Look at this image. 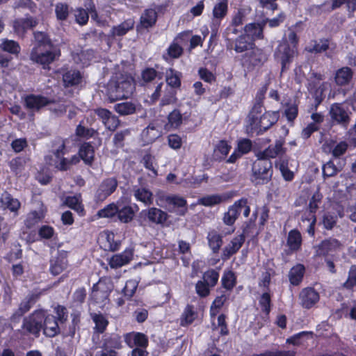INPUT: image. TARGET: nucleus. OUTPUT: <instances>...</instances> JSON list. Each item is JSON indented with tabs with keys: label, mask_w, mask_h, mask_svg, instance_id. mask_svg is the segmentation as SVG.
Instances as JSON below:
<instances>
[{
	"label": "nucleus",
	"mask_w": 356,
	"mask_h": 356,
	"mask_svg": "<svg viewBox=\"0 0 356 356\" xmlns=\"http://www.w3.org/2000/svg\"><path fill=\"white\" fill-rule=\"evenodd\" d=\"M42 329L44 334L48 337H54L60 333V327L55 316L46 314L43 320Z\"/></svg>",
	"instance_id": "nucleus-17"
},
{
	"label": "nucleus",
	"mask_w": 356,
	"mask_h": 356,
	"mask_svg": "<svg viewBox=\"0 0 356 356\" xmlns=\"http://www.w3.org/2000/svg\"><path fill=\"white\" fill-rule=\"evenodd\" d=\"M236 284V277L234 273L228 270L224 273L222 277V285L227 290H232Z\"/></svg>",
	"instance_id": "nucleus-52"
},
{
	"label": "nucleus",
	"mask_w": 356,
	"mask_h": 356,
	"mask_svg": "<svg viewBox=\"0 0 356 356\" xmlns=\"http://www.w3.org/2000/svg\"><path fill=\"white\" fill-rule=\"evenodd\" d=\"M101 347L108 350H115L118 351L122 348V341L121 337L116 334H111L103 339Z\"/></svg>",
	"instance_id": "nucleus-29"
},
{
	"label": "nucleus",
	"mask_w": 356,
	"mask_h": 356,
	"mask_svg": "<svg viewBox=\"0 0 356 356\" xmlns=\"http://www.w3.org/2000/svg\"><path fill=\"white\" fill-rule=\"evenodd\" d=\"M67 266V252L61 251L58 252V256L50 260L49 271L53 275L56 276L63 272Z\"/></svg>",
	"instance_id": "nucleus-15"
},
{
	"label": "nucleus",
	"mask_w": 356,
	"mask_h": 356,
	"mask_svg": "<svg viewBox=\"0 0 356 356\" xmlns=\"http://www.w3.org/2000/svg\"><path fill=\"white\" fill-rule=\"evenodd\" d=\"M328 114L332 126H340L347 129L350 123L352 113L343 103L331 104Z\"/></svg>",
	"instance_id": "nucleus-3"
},
{
	"label": "nucleus",
	"mask_w": 356,
	"mask_h": 356,
	"mask_svg": "<svg viewBox=\"0 0 356 356\" xmlns=\"http://www.w3.org/2000/svg\"><path fill=\"white\" fill-rule=\"evenodd\" d=\"M26 163V159L25 157L17 156L13 159L10 163L9 166L11 170L15 175H19L22 172Z\"/></svg>",
	"instance_id": "nucleus-48"
},
{
	"label": "nucleus",
	"mask_w": 356,
	"mask_h": 356,
	"mask_svg": "<svg viewBox=\"0 0 356 356\" xmlns=\"http://www.w3.org/2000/svg\"><path fill=\"white\" fill-rule=\"evenodd\" d=\"M245 241L244 234L234 237L230 243L223 249L222 259H227L235 254L242 246Z\"/></svg>",
	"instance_id": "nucleus-21"
},
{
	"label": "nucleus",
	"mask_w": 356,
	"mask_h": 356,
	"mask_svg": "<svg viewBox=\"0 0 356 356\" xmlns=\"http://www.w3.org/2000/svg\"><path fill=\"white\" fill-rule=\"evenodd\" d=\"M262 104H261L260 102L255 103L254 106H253L248 116V124L250 123H255V120H257V118L259 117V114H261V113L262 112Z\"/></svg>",
	"instance_id": "nucleus-60"
},
{
	"label": "nucleus",
	"mask_w": 356,
	"mask_h": 356,
	"mask_svg": "<svg viewBox=\"0 0 356 356\" xmlns=\"http://www.w3.org/2000/svg\"><path fill=\"white\" fill-rule=\"evenodd\" d=\"M110 292L111 289H105L103 284L100 282L93 286L91 297L96 302H104L108 299Z\"/></svg>",
	"instance_id": "nucleus-30"
},
{
	"label": "nucleus",
	"mask_w": 356,
	"mask_h": 356,
	"mask_svg": "<svg viewBox=\"0 0 356 356\" xmlns=\"http://www.w3.org/2000/svg\"><path fill=\"white\" fill-rule=\"evenodd\" d=\"M257 160L253 163L252 181L257 184H263L270 179L272 176V163L268 159L261 156H257Z\"/></svg>",
	"instance_id": "nucleus-4"
},
{
	"label": "nucleus",
	"mask_w": 356,
	"mask_h": 356,
	"mask_svg": "<svg viewBox=\"0 0 356 356\" xmlns=\"http://www.w3.org/2000/svg\"><path fill=\"white\" fill-rule=\"evenodd\" d=\"M124 340L127 345L131 348H133L134 346L145 348L148 343L147 337L144 334L140 332L127 334L125 335Z\"/></svg>",
	"instance_id": "nucleus-25"
},
{
	"label": "nucleus",
	"mask_w": 356,
	"mask_h": 356,
	"mask_svg": "<svg viewBox=\"0 0 356 356\" xmlns=\"http://www.w3.org/2000/svg\"><path fill=\"white\" fill-rule=\"evenodd\" d=\"M183 54V48L177 42L175 41L168 49V54L172 58H178Z\"/></svg>",
	"instance_id": "nucleus-61"
},
{
	"label": "nucleus",
	"mask_w": 356,
	"mask_h": 356,
	"mask_svg": "<svg viewBox=\"0 0 356 356\" xmlns=\"http://www.w3.org/2000/svg\"><path fill=\"white\" fill-rule=\"evenodd\" d=\"M44 312L36 310L28 317L24 318L22 328L27 332L38 335L42 328Z\"/></svg>",
	"instance_id": "nucleus-8"
},
{
	"label": "nucleus",
	"mask_w": 356,
	"mask_h": 356,
	"mask_svg": "<svg viewBox=\"0 0 356 356\" xmlns=\"http://www.w3.org/2000/svg\"><path fill=\"white\" fill-rule=\"evenodd\" d=\"M142 163L147 169L152 171L154 175H157V170L154 167L155 159L152 155L149 154L144 155Z\"/></svg>",
	"instance_id": "nucleus-64"
},
{
	"label": "nucleus",
	"mask_w": 356,
	"mask_h": 356,
	"mask_svg": "<svg viewBox=\"0 0 356 356\" xmlns=\"http://www.w3.org/2000/svg\"><path fill=\"white\" fill-rule=\"evenodd\" d=\"M231 149V146L229 145L225 140H221L216 146L213 153V159L216 161H221L224 159Z\"/></svg>",
	"instance_id": "nucleus-40"
},
{
	"label": "nucleus",
	"mask_w": 356,
	"mask_h": 356,
	"mask_svg": "<svg viewBox=\"0 0 356 356\" xmlns=\"http://www.w3.org/2000/svg\"><path fill=\"white\" fill-rule=\"evenodd\" d=\"M278 113L276 112H266L255 120V123L247 124V129L251 132H257V134H262L268 130L278 120Z\"/></svg>",
	"instance_id": "nucleus-6"
},
{
	"label": "nucleus",
	"mask_w": 356,
	"mask_h": 356,
	"mask_svg": "<svg viewBox=\"0 0 356 356\" xmlns=\"http://www.w3.org/2000/svg\"><path fill=\"white\" fill-rule=\"evenodd\" d=\"M141 215L147 218L149 222L155 225H163L168 218L166 212L156 207L149 208L147 210L143 211Z\"/></svg>",
	"instance_id": "nucleus-16"
},
{
	"label": "nucleus",
	"mask_w": 356,
	"mask_h": 356,
	"mask_svg": "<svg viewBox=\"0 0 356 356\" xmlns=\"http://www.w3.org/2000/svg\"><path fill=\"white\" fill-rule=\"evenodd\" d=\"M134 26V21L132 19H128L120 24L113 26L111 29V33L113 36L124 35Z\"/></svg>",
	"instance_id": "nucleus-43"
},
{
	"label": "nucleus",
	"mask_w": 356,
	"mask_h": 356,
	"mask_svg": "<svg viewBox=\"0 0 356 356\" xmlns=\"http://www.w3.org/2000/svg\"><path fill=\"white\" fill-rule=\"evenodd\" d=\"M132 258L133 250L126 249L122 253L112 256L108 261V264L111 268H118L129 264L132 260Z\"/></svg>",
	"instance_id": "nucleus-18"
},
{
	"label": "nucleus",
	"mask_w": 356,
	"mask_h": 356,
	"mask_svg": "<svg viewBox=\"0 0 356 356\" xmlns=\"http://www.w3.org/2000/svg\"><path fill=\"white\" fill-rule=\"evenodd\" d=\"M219 279V273L214 269H211L202 275V281L205 282L211 288L214 287L218 283Z\"/></svg>",
	"instance_id": "nucleus-50"
},
{
	"label": "nucleus",
	"mask_w": 356,
	"mask_h": 356,
	"mask_svg": "<svg viewBox=\"0 0 356 356\" xmlns=\"http://www.w3.org/2000/svg\"><path fill=\"white\" fill-rule=\"evenodd\" d=\"M63 81L65 87L78 85L81 81V75L79 71L70 70L63 75Z\"/></svg>",
	"instance_id": "nucleus-34"
},
{
	"label": "nucleus",
	"mask_w": 356,
	"mask_h": 356,
	"mask_svg": "<svg viewBox=\"0 0 356 356\" xmlns=\"http://www.w3.org/2000/svg\"><path fill=\"white\" fill-rule=\"evenodd\" d=\"M168 124L172 128H178L182 123V115L177 109L172 111L168 117Z\"/></svg>",
	"instance_id": "nucleus-56"
},
{
	"label": "nucleus",
	"mask_w": 356,
	"mask_h": 356,
	"mask_svg": "<svg viewBox=\"0 0 356 356\" xmlns=\"http://www.w3.org/2000/svg\"><path fill=\"white\" fill-rule=\"evenodd\" d=\"M79 153L86 165H91L95 157L93 147L89 143H84L80 147Z\"/></svg>",
	"instance_id": "nucleus-32"
},
{
	"label": "nucleus",
	"mask_w": 356,
	"mask_h": 356,
	"mask_svg": "<svg viewBox=\"0 0 356 356\" xmlns=\"http://www.w3.org/2000/svg\"><path fill=\"white\" fill-rule=\"evenodd\" d=\"M35 296L31 295L26 296L19 304V308L12 316V319L19 318L26 313L31 309L35 302Z\"/></svg>",
	"instance_id": "nucleus-35"
},
{
	"label": "nucleus",
	"mask_w": 356,
	"mask_h": 356,
	"mask_svg": "<svg viewBox=\"0 0 356 356\" xmlns=\"http://www.w3.org/2000/svg\"><path fill=\"white\" fill-rule=\"evenodd\" d=\"M65 204L70 208L76 211L78 213H83V209L80 202L79 198L76 196L67 197Z\"/></svg>",
	"instance_id": "nucleus-58"
},
{
	"label": "nucleus",
	"mask_w": 356,
	"mask_h": 356,
	"mask_svg": "<svg viewBox=\"0 0 356 356\" xmlns=\"http://www.w3.org/2000/svg\"><path fill=\"white\" fill-rule=\"evenodd\" d=\"M90 317L95 323V327H93L94 333L98 334H103L109 323L106 316L100 312H90Z\"/></svg>",
	"instance_id": "nucleus-19"
},
{
	"label": "nucleus",
	"mask_w": 356,
	"mask_h": 356,
	"mask_svg": "<svg viewBox=\"0 0 356 356\" xmlns=\"http://www.w3.org/2000/svg\"><path fill=\"white\" fill-rule=\"evenodd\" d=\"M20 202L17 199L13 198L7 192L3 193L0 197V208L8 209L12 212H17L20 207Z\"/></svg>",
	"instance_id": "nucleus-26"
},
{
	"label": "nucleus",
	"mask_w": 356,
	"mask_h": 356,
	"mask_svg": "<svg viewBox=\"0 0 356 356\" xmlns=\"http://www.w3.org/2000/svg\"><path fill=\"white\" fill-rule=\"evenodd\" d=\"M33 48H38L43 49L47 47H56L52 43L51 40L47 35V34L42 31H36L33 33Z\"/></svg>",
	"instance_id": "nucleus-28"
},
{
	"label": "nucleus",
	"mask_w": 356,
	"mask_h": 356,
	"mask_svg": "<svg viewBox=\"0 0 356 356\" xmlns=\"http://www.w3.org/2000/svg\"><path fill=\"white\" fill-rule=\"evenodd\" d=\"M51 102L47 97L39 95H29L24 97V106L31 112H38Z\"/></svg>",
	"instance_id": "nucleus-13"
},
{
	"label": "nucleus",
	"mask_w": 356,
	"mask_h": 356,
	"mask_svg": "<svg viewBox=\"0 0 356 356\" xmlns=\"http://www.w3.org/2000/svg\"><path fill=\"white\" fill-rule=\"evenodd\" d=\"M265 26V22L260 23H250L246 24L244 27L245 34L252 41L264 38L263 30Z\"/></svg>",
	"instance_id": "nucleus-23"
},
{
	"label": "nucleus",
	"mask_w": 356,
	"mask_h": 356,
	"mask_svg": "<svg viewBox=\"0 0 356 356\" xmlns=\"http://www.w3.org/2000/svg\"><path fill=\"white\" fill-rule=\"evenodd\" d=\"M284 143V139L280 138L275 140L274 145H270L264 151L259 152L257 156H261L268 160L277 156H282L286 152V149L283 147Z\"/></svg>",
	"instance_id": "nucleus-12"
},
{
	"label": "nucleus",
	"mask_w": 356,
	"mask_h": 356,
	"mask_svg": "<svg viewBox=\"0 0 356 356\" xmlns=\"http://www.w3.org/2000/svg\"><path fill=\"white\" fill-rule=\"evenodd\" d=\"M76 135L86 139L93 137L97 134V131L92 128L86 127L82 122H81L76 128Z\"/></svg>",
	"instance_id": "nucleus-51"
},
{
	"label": "nucleus",
	"mask_w": 356,
	"mask_h": 356,
	"mask_svg": "<svg viewBox=\"0 0 356 356\" xmlns=\"http://www.w3.org/2000/svg\"><path fill=\"white\" fill-rule=\"evenodd\" d=\"M207 240L209 245L213 252H218L222 245V236L216 231L213 230L209 232Z\"/></svg>",
	"instance_id": "nucleus-42"
},
{
	"label": "nucleus",
	"mask_w": 356,
	"mask_h": 356,
	"mask_svg": "<svg viewBox=\"0 0 356 356\" xmlns=\"http://www.w3.org/2000/svg\"><path fill=\"white\" fill-rule=\"evenodd\" d=\"M234 49L238 53H242L250 49H252L253 42L244 34L241 35L236 39Z\"/></svg>",
	"instance_id": "nucleus-37"
},
{
	"label": "nucleus",
	"mask_w": 356,
	"mask_h": 356,
	"mask_svg": "<svg viewBox=\"0 0 356 356\" xmlns=\"http://www.w3.org/2000/svg\"><path fill=\"white\" fill-rule=\"evenodd\" d=\"M228 12L227 0H220L217 2L213 8V18L211 24V29L213 35H216L220 26L222 19L227 15Z\"/></svg>",
	"instance_id": "nucleus-9"
},
{
	"label": "nucleus",
	"mask_w": 356,
	"mask_h": 356,
	"mask_svg": "<svg viewBox=\"0 0 356 356\" xmlns=\"http://www.w3.org/2000/svg\"><path fill=\"white\" fill-rule=\"evenodd\" d=\"M118 180L115 177L104 179L100 184L95 194L97 201L102 202L111 195L118 187Z\"/></svg>",
	"instance_id": "nucleus-10"
},
{
	"label": "nucleus",
	"mask_w": 356,
	"mask_h": 356,
	"mask_svg": "<svg viewBox=\"0 0 356 356\" xmlns=\"http://www.w3.org/2000/svg\"><path fill=\"white\" fill-rule=\"evenodd\" d=\"M295 54L296 49H294V47H290L288 41L283 39L280 42L274 54L275 59L281 64L282 73L289 68Z\"/></svg>",
	"instance_id": "nucleus-5"
},
{
	"label": "nucleus",
	"mask_w": 356,
	"mask_h": 356,
	"mask_svg": "<svg viewBox=\"0 0 356 356\" xmlns=\"http://www.w3.org/2000/svg\"><path fill=\"white\" fill-rule=\"evenodd\" d=\"M114 111L122 116L132 115L136 111V105L131 102H122L115 104Z\"/></svg>",
	"instance_id": "nucleus-33"
},
{
	"label": "nucleus",
	"mask_w": 356,
	"mask_h": 356,
	"mask_svg": "<svg viewBox=\"0 0 356 356\" xmlns=\"http://www.w3.org/2000/svg\"><path fill=\"white\" fill-rule=\"evenodd\" d=\"M135 89L133 79L120 74L113 78L107 85L106 95L110 102L127 99Z\"/></svg>",
	"instance_id": "nucleus-1"
},
{
	"label": "nucleus",
	"mask_w": 356,
	"mask_h": 356,
	"mask_svg": "<svg viewBox=\"0 0 356 356\" xmlns=\"http://www.w3.org/2000/svg\"><path fill=\"white\" fill-rule=\"evenodd\" d=\"M118 202L116 204L112 203L98 211L100 218H111L118 213Z\"/></svg>",
	"instance_id": "nucleus-57"
},
{
	"label": "nucleus",
	"mask_w": 356,
	"mask_h": 356,
	"mask_svg": "<svg viewBox=\"0 0 356 356\" xmlns=\"http://www.w3.org/2000/svg\"><path fill=\"white\" fill-rule=\"evenodd\" d=\"M211 287L205 282L199 280L195 284V292L200 298H206L210 294Z\"/></svg>",
	"instance_id": "nucleus-59"
},
{
	"label": "nucleus",
	"mask_w": 356,
	"mask_h": 356,
	"mask_svg": "<svg viewBox=\"0 0 356 356\" xmlns=\"http://www.w3.org/2000/svg\"><path fill=\"white\" fill-rule=\"evenodd\" d=\"M238 29L237 27L229 25L223 33V37L227 42V48L232 49L233 43L237 38L236 36L238 34Z\"/></svg>",
	"instance_id": "nucleus-46"
},
{
	"label": "nucleus",
	"mask_w": 356,
	"mask_h": 356,
	"mask_svg": "<svg viewBox=\"0 0 356 356\" xmlns=\"http://www.w3.org/2000/svg\"><path fill=\"white\" fill-rule=\"evenodd\" d=\"M343 248V244L339 240L330 237L323 240L319 244L314 246L315 256L325 257L331 255L334 252L341 251Z\"/></svg>",
	"instance_id": "nucleus-7"
},
{
	"label": "nucleus",
	"mask_w": 356,
	"mask_h": 356,
	"mask_svg": "<svg viewBox=\"0 0 356 356\" xmlns=\"http://www.w3.org/2000/svg\"><path fill=\"white\" fill-rule=\"evenodd\" d=\"M138 285V282L136 280H129L127 281L122 292L124 293V296L127 300H130L131 297H133L137 289Z\"/></svg>",
	"instance_id": "nucleus-53"
},
{
	"label": "nucleus",
	"mask_w": 356,
	"mask_h": 356,
	"mask_svg": "<svg viewBox=\"0 0 356 356\" xmlns=\"http://www.w3.org/2000/svg\"><path fill=\"white\" fill-rule=\"evenodd\" d=\"M227 200L225 195H209L199 199L198 203L205 207H213L224 202Z\"/></svg>",
	"instance_id": "nucleus-36"
},
{
	"label": "nucleus",
	"mask_w": 356,
	"mask_h": 356,
	"mask_svg": "<svg viewBox=\"0 0 356 356\" xmlns=\"http://www.w3.org/2000/svg\"><path fill=\"white\" fill-rule=\"evenodd\" d=\"M157 77L162 79L161 74L152 67H147L141 72V80L144 83H151Z\"/></svg>",
	"instance_id": "nucleus-49"
},
{
	"label": "nucleus",
	"mask_w": 356,
	"mask_h": 356,
	"mask_svg": "<svg viewBox=\"0 0 356 356\" xmlns=\"http://www.w3.org/2000/svg\"><path fill=\"white\" fill-rule=\"evenodd\" d=\"M300 305L305 309H310L319 301V294L313 288L303 289L300 295Z\"/></svg>",
	"instance_id": "nucleus-14"
},
{
	"label": "nucleus",
	"mask_w": 356,
	"mask_h": 356,
	"mask_svg": "<svg viewBox=\"0 0 356 356\" xmlns=\"http://www.w3.org/2000/svg\"><path fill=\"white\" fill-rule=\"evenodd\" d=\"M143 139L147 143L154 142L161 136V128L158 124L150 123L142 132Z\"/></svg>",
	"instance_id": "nucleus-24"
},
{
	"label": "nucleus",
	"mask_w": 356,
	"mask_h": 356,
	"mask_svg": "<svg viewBox=\"0 0 356 356\" xmlns=\"http://www.w3.org/2000/svg\"><path fill=\"white\" fill-rule=\"evenodd\" d=\"M1 47L3 51L13 54H18L20 51L19 44L14 40H4Z\"/></svg>",
	"instance_id": "nucleus-55"
},
{
	"label": "nucleus",
	"mask_w": 356,
	"mask_h": 356,
	"mask_svg": "<svg viewBox=\"0 0 356 356\" xmlns=\"http://www.w3.org/2000/svg\"><path fill=\"white\" fill-rule=\"evenodd\" d=\"M354 72L348 67H343L335 72L334 82L339 86H348L352 81Z\"/></svg>",
	"instance_id": "nucleus-20"
},
{
	"label": "nucleus",
	"mask_w": 356,
	"mask_h": 356,
	"mask_svg": "<svg viewBox=\"0 0 356 356\" xmlns=\"http://www.w3.org/2000/svg\"><path fill=\"white\" fill-rule=\"evenodd\" d=\"M305 273V267L303 265L298 264L293 267L289 273L290 282L293 285H298L302 280Z\"/></svg>",
	"instance_id": "nucleus-44"
},
{
	"label": "nucleus",
	"mask_w": 356,
	"mask_h": 356,
	"mask_svg": "<svg viewBox=\"0 0 356 356\" xmlns=\"http://www.w3.org/2000/svg\"><path fill=\"white\" fill-rule=\"evenodd\" d=\"M337 217L335 215L326 213L323 215L322 223L326 229H332L337 224Z\"/></svg>",
	"instance_id": "nucleus-63"
},
{
	"label": "nucleus",
	"mask_w": 356,
	"mask_h": 356,
	"mask_svg": "<svg viewBox=\"0 0 356 356\" xmlns=\"http://www.w3.org/2000/svg\"><path fill=\"white\" fill-rule=\"evenodd\" d=\"M134 195L137 200L143 202L146 205H149L153 202L152 193L145 188H134Z\"/></svg>",
	"instance_id": "nucleus-41"
},
{
	"label": "nucleus",
	"mask_w": 356,
	"mask_h": 356,
	"mask_svg": "<svg viewBox=\"0 0 356 356\" xmlns=\"http://www.w3.org/2000/svg\"><path fill=\"white\" fill-rule=\"evenodd\" d=\"M286 244L291 251H298L302 244V236L299 231L292 229L289 232Z\"/></svg>",
	"instance_id": "nucleus-31"
},
{
	"label": "nucleus",
	"mask_w": 356,
	"mask_h": 356,
	"mask_svg": "<svg viewBox=\"0 0 356 356\" xmlns=\"http://www.w3.org/2000/svg\"><path fill=\"white\" fill-rule=\"evenodd\" d=\"M181 74L170 68L166 71V82L172 88H179L181 86Z\"/></svg>",
	"instance_id": "nucleus-47"
},
{
	"label": "nucleus",
	"mask_w": 356,
	"mask_h": 356,
	"mask_svg": "<svg viewBox=\"0 0 356 356\" xmlns=\"http://www.w3.org/2000/svg\"><path fill=\"white\" fill-rule=\"evenodd\" d=\"M157 13L154 9H147L140 17V24L147 29L154 26L156 22Z\"/></svg>",
	"instance_id": "nucleus-39"
},
{
	"label": "nucleus",
	"mask_w": 356,
	"mask_h": 356,
	"mask_svg": "<svg viewBox=\"0 0 356 356\" xmlns=\"http://www.w3.org/2000/svg\"><path fill=\"white\" fill-rule=\"evenodd\" d=\"M60 56V50L56 47L43 49L33 48L30 54V59L42 66L44 69H49V65L58 60Z\"/></svg>",
	"instance_id": "nucleus-2"
},
{
	"label": "nucleus",
	"mask_w": 356,
	"mask_h": 356,
	"mask_svg": "<svg viewBox=\"0 0 356 356\" xmlns=\"http://www.w3.org/2000/svg\"><path fill=\"white\" fill-rule=\"evenodd\" d=\"M55 13L58 20H66L70 13L68 5L64 3H58L55 6Z\"/></svg>",
	"instance_id": "nucleus-54"
},
{
	"label": "nucleus",
	"mask_w": 356,
	"mask_h": 356,
	"mask_svg": "<svg viewBox=\"0 0 356 356\" xmlns=\"http://www.w3.org/2000/svg\"><path fill=\"white\" fill-rule=\"evenodd\" d=\"M74 15L76 22L81 25L86 24L89 19L88 11L86 8H79L76 9Z\"/></svg>",
	"instance_id": "nucleus-62"
},
{
	"label": "nucleus",
	"mask_w": 356,
	"mask_h": 356,
	"mask_svg": "<svg viewBox=\"0 0 356 356\" xmlns=\"http://www.w3.org/2000/svg\"><path fill=\"white\" fill-rule=\"evenodd\" d=\"M239 215V211L236 201L234 204L228 208L227 211L224 213L222 221L226 225L232 226L234 224Z\"/></svg>",
	"instance_id": "nucleus-38"
},
{
	"label": "nucleus",
	"mask_w": 356,
	"mask_h": 356,
	"mask_svg": "<svg viewBox=\"0 0 356 356\" xmlns=\"http://www.w3.org/2000/svg\"><path fill=\"white\" fill-rule=\"evenodd\" d=\"M197 314L195 311V308L193 305H188L181 318V325L186 326L191 324L194 320L197 318Z\"/></svg>",
	"instance_id": "nucleus-45"
},
{
	"label": "nucleus",
	"mask_w": 356,
	"mask_h": 356,
	"mask_svg": "<svg viewBox=\"0 0 356 356\" xmlns=\"http://www.w3.org/2000/svg\"><path fill=\"white\" fill-rule=\"evenodd\" d=\"M163 200L170 208L169 211L175 212L179 216H184L188 211L186 200L178 195H164Z\"/></svg>",
	"instance_id": "nucleus-11"
},
{
	"label": "nucleus",
	"mask_w": 356,
	"mask_h": 356,
	"mask_svg": "<svg viewBox=\"0 0 356 356\" xmlns=\"http://www.w3.org/2000/svg\"><path fill=\"white\" fill-rule=\"evenodd\" d=\"M117 215L119 220L121 222L128 223L133 220L135 216V211L130 205H123L120 202L118 201Z\"/></svg>",
	"instance_id": "nucleus-27"
},
{
	"label": "nucleus",
	"mask_w": 356,
	"mask_h": 356,
	"mask_svg": "<svg viewBox=\"0 0 356 356\" xmlns=\"http://www.w3.org/2000/svg\"><path fill=\"white\" fill-rule=\"evenodd\" d=\"M37 24V21L31 17L21 18L15 21L14 29L17 35L23 36L27 30L33 29Z\"/></svg>",
	"instance_id": "nucleus-22"
}]
</instances>
